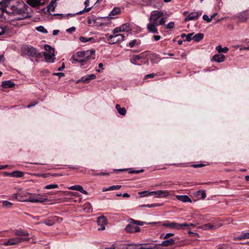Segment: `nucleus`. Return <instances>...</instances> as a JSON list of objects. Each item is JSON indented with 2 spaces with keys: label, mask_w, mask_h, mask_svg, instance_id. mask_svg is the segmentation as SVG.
Returning <instances> with one entry per match:
<instances>
[{
  "label": "nucleus",
  "mask_w": 249,
  "mask_h": 249,
  "mask_svg": "<svg viewBox=\"0 0 249 249\" xmlns=\"http://www.w3.org/2000/svg\"><path fill=\"white\" fill-rule=\"evenodd\" d=\"M169 15L165 10H154L150 13L149 18V23L147 25V29L149 33L158 34V25L165 24Z\"/></svg>",
  "instance_id": "1"
},
{
  "label": "nucleus",
  "mask_w": 249,
  "mask_h": 249,
  "mask_svg": "<svg viewBox=\"0 0 249 249\" xmlns=\"http://www.w3.org/2000/svg\"><path fill=\"white\" fill-rule=\"evenodd\" d=\"M28 6L23 1H18L16 4L10 6V9L12 13L15 15L19 16L17 18L18 20H22L30 17L27 12Z\"/></svg>",
  "instance_id": "2"
},
{
  "label": "nucleus",
  "mask_w": 249,
  "mask_h": 249,
  "mask_svg": "<svg viewBox=\"0 0 249 249\" xmlns=\"http://www.w3.org/2000/svg\"><path fill=\"white\" fill-rule=\"evenodd\" d=\"M21 51L23 55H28L31 57L40 58L41 57V53L36 48L30 46H24L21 47Z\"/></svg>",
  "instance_id": "3"
},
{
  "label": "nucleus",
  "mask_w": 249,
  "mask_h": 249,
  "mask_svg": "<svg viewBox=\"0 0 249 249\" xmlns=\"http://www.w3.org/2000/svg\"><path fill=\"white\" fill-rule=\"evenodd\" d=\"M26 198L23 200L24 201L33 203H43L47 200V198L46 197H42L40 195L33 194L29 193H26Z\"/></svg>",
  "instance_id": "4"
},
{
  "label": "nucleus",
  "mask_w": 249,
  "mask_h": 249,
  "mask_svg": "<svg viewBox=\"0 0 249 249\" xmlns=\"http://www.w3.org/2000/svg\"><path fill=\"white\" fill-rule=\"evenodd\" d=\"M44 50L46 52L44 53V55L46 62H53L55 59L54 49L49 45H45Z\"/></svg>",
  "instance_id": "5"
},
{
  "label": "nucleus",
  "mask_w": 249,
  "mask_h": 249,
  "mask_svg": "<svg viewBox=\"0 0 249 249\" xmlns=\"http://www.w3.org/2000/svg\"><path fill=\"white\" fill-rule=\"evenodd\" d=\"M95 51L94 50L82 51L77 52L75 54L77 57L83 58L87 59H94Z\"/></svg>",
  "instance_id": "6"
},
{
  "label": "nucleus",
  "mask_w": 249,
  "mask_h": 249,
  "mask_svg": "<svg viewBox=\"0 0 249 249\" xmlns=\"http://www.w3.org/2000/svg\"><path fill=\"white\" fill-rule=\"evenodd\" d=\"M106 36L110 44H114L123 41L124 39V36L123 34H116L115 35H108L107 34Z\"/></svg>",
  "instance_id": "7"
},
{
  "label": "nucleus",
  "mask_w": 249,
  "mask_h": 249,
  "mask_svg": "<svg viewBox=\"0 0 249 249\" xmlns=\"http://www.w3.org/2000/svg\"><path fill=\"white\" fill-rule=\"evenodd\" d=\"M22 239H19V237L11 238L7 241L4 242L1 245L4 246H10L18 245L21 243Z\"/></svg>",
  "instance_id": "8"
},
{
  "label": "nucleus",
  "mask_w": 249,
  "mask_h": 249,
  "mask_svg": "<svg viewBox=\"0 0 249 249\" xmlns=\"http://www.w3.org/2000/svg\"><path fill=\"white\" fill-rule=\"evenodd\" d=\"M90 10H91V8H86H86H84V10L76 13L75 14H67V15H63L62 14H54L53 15V16H60V18H65V17H68L69 16H71V17H73V16H74L75 15H81L83 13H84V12H89Z\"/></svg>",
  "instance_id": "9"
},
{
  "label": "nucleus",
  "mask_w": 249,
  "mask_h": 249,
  "mask_svg": "<svg viewBox=\"0 0 249 249\" xmlns=\"http://www.w3.org/2000/svg\"><path fill=\"white\" fill-rule=\"evenodd\" d=\"M107 223V220L106 217L104 216H100L97 218V223L98 225L101 226L99 228V230H104L105 229V225Z\"/></svg>",
  "instance_id": "10"
},
{
  "label": "nucleus",
  "mask_w": 249,
  "mask_h": 249,
  "mask_svg": "<svg viewBox=\"0 0 249 249\" xmlns=\"http://www.w3.org/2000/svg\"><path fill=\"white\" fill-rule=\"evenodd\" d=\"M222 226V224L221 223L218 224L208 223L202 226V229L204 230H215L221 227Z\"/></svg>",
  "instance_id": "11"
},
{
  "label": "nucleus",
  "mask_w": 249,
  "mask_h": 249,
  "mask_svg": "<svg viewBox=\"0 0 249 249\" xmlns=\"http://www.w3.org/2000/svg\"><path fill=\"white\" fill-rule=\"evenodd\" d=\"M201 15V13H199L197 12H193L189 14L184 19L185 21H188L189 20L196 19Z\"/></svg>",
  "instance_id": "12"
},
{
  "label": "nucleus",
  "mask_w": 249,
  "mask_h": 249,
  "mask_svg": "<svg viewBox=\"0 0 249 249\" xmlns=\"http://www.w3.org/2000/svg\"><path fill=\"white\" fill-rule=\"evenodd\" d=\"M125 230L127 232H134L140 231V229L137 226L128 224L125 227Z\"/></svg>",
  "instance_id": "13"
},
{
  "label": "nucleus",
  "mask_w": 249,
  "mask_h": 249,
  "mask_svg": "<svg viewBox=\"0 0 249 249\" xmlns=\"http://www.w3.org/2000/svg\"><path fill=\"white\" fill-rule=\"evenodd\" d=\"M143 58V55H133L130 59L131 62L136 65H140L141 63L139 61Z\"/></svg>",
  "instance_id": "14"
},
{
  "label": "nucleus",
  "mask_w": 249,
  "mask_h": 249,
  "mask_svg": "<svg viewBox=\"0 0 249 249\" xmlns=\"http://www.w3.org/2000/svg\"><path fill=\"white\" fill-rule=\"evenodd\" d=\"M69 189L71 190H76L82 193L83 194L85 195H88V193L87 191L84 190L83 188V187L79 185H76L74 186H71L68 188Z\"/></svg>",
  "instance_id": "15"
},
{
  "label": "nucleus",
  "mask_w": 249,
  "mask_h": 249,
  "mask_svg": "<svg viewBox=\"0 0 249 249\" xmlns=\"http://www.w3.org/2000/svg\"><path fill=\"white\" fill-rule=\"evenodd\" d=\"M176 198L183 202H191V199L186 195H177Z\"/></svg>",
  "instance_id": "16"
},
{
  "label": "nucleus",
  "mask_w": 249,
  "mask_h": 249,
  "mask_svg": "<svg viewBox=\"0 0 249 249\" xmlns=\"http://www.w3.org/2000/svg\"><path fill=\"white\" fill-rule=\"evenodd\" d=\"M175 243V240L172 238L167 239L164 241H163L160 244H159V245H160L162 247H167L171 245H173Z\"/></svg>",
  "instance_id": "17"
},
{
  "label": "nucleus",
  "mask_w": 249,
  "mask_h": 249,
  "mask_svg": "<svg viewBox=\"0 0 249 249\" xmlns=\"http://www.w3.org/2000/svg\"><path fill=\"white\" fill-rule=\"evenodd\" d=\"M56 6V0H52L48 6V12L51 14V12H53L54 11Z\"/></svg>",
  "instance_id": "18"
},
{
  "label": "nucleus",
  "mask_w": 249,
  "mask_h": 249,
  "mask_svg": "<svg viewBox=\"0 0 249 249\" xmlns=\"http://www.w3.org/2000/svg\"><path fill=\"white\" fill-rule=\"evenodd\" d=\"M14 233L16 235L19 236H25L29 235V233L21 229H15Z\"/></svg>",
  "instance_id": "19"
},
{
  "label": "nucleus",
  "mask_w": 249,
  "mask_h": 249,
  "mask_svg": "<svg viewBox=\"0 0 249 249\" xmlns=\"http://www.w3.org/2000/svg\"><path fill=\"white\" fill-rule=\"evenodd\" d=\"M225 56L224 55L222 54H218L214 55L213 57V59L217 62H222L225 60Z\"/></svg>",
  "instance_id": "20"
},
{
  "label": "nucleus",
  "mask_w": 249,
  "mask_h": 249,
  "mask_svg": "<svg viewBox=\"0 0 249 249\" xmlns=\"http://www.w3.org/2000/svg\"><path fill=\"white\" fill-rule=\"evenodd\" d=\"M156 195L158 197H163L169 196V192L167 190L156 191Z\"/></svg>",
  "instance_id": "21"
},
{
  "label": "nucleus",
  "mask_w": 249,
  "mask_h": 249,
  "mask_svg": "<svg viewBox=\"0 0 249 249\" xmlns=\"http://www.w3.org/2000/svg\"><path fill=\"white\" fill-rule=\"evenodd\" d=\"M15 83L10 80L4 81L2 82L1 86L3 88H12L15 86Z\"/></svg>",
  "instance_id": "22"
},
{
  "label": "nucleus",
  "mask_w": 249,
  "mask_h": 249,
  "mask_svg": "<svg viewBox=\"0 0 249 249\" xmlns=\"http://www.w3.org/2000/svg\"><path fill=\"white\" fill-rule=\"evenodd\" d=\"M73 61L81 64L82 65H84L87 64V62L89 59H87L83 58L77 57L76 55H73Z\"/></svg>",
  "instance_id": "23"
},
{
  "label": "nucleus",
  "mask_w": 249,
  "mask_h": 249,
  "mask_svg": "<svg viewBox=\"0 0 249 249\" xmlns=\"http://www.w3.org/2000/svg\"><path fill=\"white\" fill-rule=\"evenodd\" d=\"M95 78V74H91L82 77L81 81L84 82H88L89 80L94 79Z\"/></svg>",
  "instance_id": "24"
},
{
  "label": "nucleus",
  "mask_w": 249,
  "mask_h": 249,
  "mask_svg": "<svg viewBox=\"0 0 249 249\" xmlns=\"http://www.w3.org/2000/svg\"><path fill=\"white\" fill-rule=\"evenodd\" d=\"M7 174L11 177L20 178L23 176L24 173L19 171H15Z\"/></svg>",
  "instance_id": "25"
},
{
  "label": "nucleus",
  "mask_w": 249,
  "mask_h": 249,
  "mask_svg": "<svg viewBox=\"0 0 249 249\" xmlns=\"http://www.w3.org/2000/svg\"><path fill=\"white\" fill-rule=\"evenodd\" d=\"M121 12L120 8L118 7H115L113 8V9L111 11L110 14H109L108 16L109 18H113L114 16L118 15L120 14Z\"/></svg>",
  "instance_id": "26"
},
{
  "label": "nucleus",
  "mask_w": 249,
  "mask_h": 249,
  "mask_svg": "<svg viewBox=\"0 0 249 249\" xmlns=\"http://www.w3.org/2000/svg\"><path fill=\"white\" fill-rule=\"evenodd\" d=\"M194 225L193 224H188L187 223H183V224H178L176 223V229H184L185 228H187V229H189L190 226H194Z\"/></svg>",
  "instance_id": "27"
},
{
  "label": "nucleus",
  "mask_w": 249,
  "mask_h": 249,
  "mask_svg": "<svg viewBox=\"0 0 249 249\" xmlns=\"http://www.w3.org/2000/svg\"><path fill=\"white\" fill-rule=\"evenodd\" d=\"M249 17V12H245L238 16V18L240 21L245 22L246 21L248 18Z\"/></svg>",
  "instance_id": "28"
},
{
  "label": "nucleus",
  "mask_w": 249,
  "mask_h": 249,
  "mask_svg": "<svg viewBox=\"0 0 249 249\" xmlns=\"http://www.w3.org/2000/svg\"><path fill=\"white\" fill-rule=\"evenodd\" d=\"M115 107L120 115L124 116L126 114V110L124 107L121 108L119 104L116 105Z\"/></svg>",
  "instance_id": "29"
},
{
  "label": "nucleus",
  "mask_w": 249,
  "mask_h": 249,
  "mask_svg": "<svg viewBox=\"0 0 249 249\" xmlns=\"http://www.w3.org/2000/svg\"><path fill=\"white\" fill-rule=\"evenodd\" d=\"M204 37V35L202 33H198L197 34H196L193 37V39L196 41V42H199L200 41L201 39H202V38H203Z\"/></svg>",
  "instance_id": "30"
},
{
  "label": "nucleus",
  "mask_w": 249,
  "mask_h": 249,
  "mask_svg": "<svg viewBox=\"0 0 249 249\" xmlns=\"http://www.w3.org/2000/svg\"><path fill=\"white\" fill-rule=\"evenodd\" d=\"M216 50L219 53H226L228 51L229 49H228V48L226 47L222 48V46L221 45H218V46H217L216 47Z\"/></svg>",
  "instance_id": "31"
},
{
  "label": "nucleus",
  "mask_w": 249,
  "mask_h": 249,
  "mask_svg": "<svg viewBox=\"0 0 249 249\" xmlns=\"http://www.w3.org/2000/svg\"><path fill=\"white\" fill-rule=\"evenodd\" d=\"M26 2L32 7H36L40 5L36 0H27Z\"/></svg>",
  "instance_id": "32"
},
{
  "label": "nucleus",
  "mask_w": 249,
  "mask_h": 249,
  "mask_svg": "<svg viewBox=\"0 0 249 249\" xmlns=\"http://www.w3.org/2000/svg\"><path fill=\"white\" fill-rule=\"evenodd\" d=\"M249 239V232H246L242 234L241 235L238 236L235 238V239L237 240H242V239Z\"/></svg>",
  "instance_id": "33"
},
{
  "label": "nucleus",
  "mask_w": 249,
  "mask_h": 249,
  "mask_svg": "<svg viewBox=\"0 0 249 249\" xmlns=\"http://www.w3.org/2000/svg\"><path fill=\"white\" fill-rule=\"evenodd\" d=\"M162 225L165 227H169L171 228L176 229V223L175 222H169L168 221L164 223Z\"/></svg>",
  "instance_id": "34"
},
{
  "label": "nucleus",
  "mask_w": 249,
  "mask_h": 249,
  "mask_svg": "<svg viewBox=\"0 0 249 249\" xmlns=\"http://www.w3.org/2000/svg\"><path fill=\"white\" fill-rule=\"evenodd\" d=\"M43 223L48 226H52L54 224L53 217L44 220Z\"/></svg>",
  "instance_id": "35"
},
{
  "label": "nucleus",
  "mask_w": 249,
  "mask_h": 249,
  "mask_svg": "<svg viewBox=\"0 0 249 249\" xmlns=\"http://www.w3.org/2000/svg\"><path fill=\"white\" fill-rule=\"evenodd\" d=\"M196 195L198 196H200L199 198L201 199H204L206 196V194L205 193V191L204 190L197 191L196 193Z\"/></svg>",
  "instance_id": "36"
},
{
  "label": "nucleus",
  "mask_w": 249,
  "mask_h": 249,
  "mask_svg": "<svg viewBox=\"0 0 249 249\" xmlns=\"http://www.w3.org/2000/svg\"><path fill=\"white\" fill-rule=\"evenodd\" d=\"M79 40L82 42H87L90 41L92 40H93V41H94V39L93 37L88 38V37H85L84 36L80 37Z\"/></svg>",
  "instance_id": "37"
},
{
  "label": "nucleus",
  "mask_w": 249,
  "mask_h": 249,
  "mask_svg": "<svg viewBox=\"0 0 249 249\" xmlns=\"http://www.w3.org/2000/svg\"><path fill=\"white\" fill-rule=\"evenodd\" d=\"M139 245L135 244H127V248L126 249H139Z\"/></svg>",
  "instance_id": "38"
},
{
  "label": "nucleus",
  "mask_w": 249,
  "mask_h": 249,
  "mask_svg": "<svg viewBox=\"0 0 249 249\" xmlns=\"http://www.w3.org/2000/svg\"><path fill=\"white\" fill-rule=\"evenodd\" d=\"M36 30L39 32L46 34L48 33L47 30L42 26H39L36 27Z\"/></svg>",
  "instance_id": "39"
},
{
  "label": "nucleus",
  "mask_w": 249,
  "mask_h": 249,
  "mask_svg": "<svg viewBox=\"0 0 249 249\" xmlns=\"http://www.w3.org/2000/svg\"><path fill=\"white\" fill-rule=\"evenodd\" d=\"M58 188V185L54 184L47 185L44 187L45 189H48V190L55 189V188Z\"/></svg>",
  "instance_id": "40"
},
{
  "label": "nucleus",
  "mask_w": 249,
  "mask_h": 249,
  "mask_svg": "<svg viewBox=\"0 0 249 249\" xmlns=\"http://www.w3.org/2000/svg\"><path fill=\"white\" fill-rule=\"evenodd\" d=\"M12 203L8 201H4L2 203V206L6 208H9L11 207Z\"/></svg>",
  "instance_id": "41"
},
{
  "label": "nucleus",
  "mask_w": 249,
  "mask_h": 249,
  "mask_svg": "<svg viewBox=\"0 0 249 249\" xmlns=\"http://www.w3.org/2000/svg\"><path fill=\"white\" fill-rule=\"evenodd\" d=\"M120 28H121V31H128L129 30V25L127 24H124L123 25H122L121 27H120Z\"/></svg>",
  "instance_id": "42"
},
{
  "label": "nucleus",
  "mask_w": 249,
  "mask_h": 249,
  "mask_svg": "<svg viewBox=\"0 0 249 249\" xmlns=\"http://www.w3.org/2000/svg\"><path fill=\"white\" fill-rule=\"evenodd\" d=\"M84 209L86 211L87 213H89L91 212V207L89 203H88L85 204L84 205Z\"/></svg>",
  "instance_id": "43"
},
{
  "label": "nucleus",
  "mask_w": 249,
  "mask_h": 249,
  "mask_svg": "<svg viewBox=\"0 0 249 249\" xmlns=\"http://www.w3.org/2000/svg\"><path fill=\"white\" fill-rule=\"evenodd\" d=\"M53 220L54 223H55V222L60 223L63 220L62 218L56 216H53Z\"/></svg>",
  "instance_id": "44"
},
{
  "label": "nucleus",
  "mask_w": 249,
  "mask_h": 249,
  "mask_svg": "<svg viewBox=\"0 0 249 249\" xmlns=\"http://www.w3.org/2000/svg\"><path fill=\"white\" fill-rule=\"evenodd\" d=\"M130 220L131 221L132 223H134V224H136L138 225L142 226L144 224V222H143L140 221L135 220L132 219H130Z\"/></svg>",
  "instance_id": "45"
},
{
  "label": "nucleus",
  "mask_w": 249,
  "mask_h": 249,
  "mask_svg": "<svg viewBox=\"0 0 249 249\" xmlns=\"http://www.w3.org/2000/svg\"><path fill=\"white\" fill-rule=\"evenodd\" d=\"M175 23L174 22H170L167 25H166L165 28L168 29H171L174 27Z\"/></svg>",
  "instance_id": "46"
},
{
  "label": "nucleus",
  "mask_w": 249,
  "mask_h": 249,
  "mask_svg": "<svg viewBox=\"0 0 249 249\" xmlns=\"http://www.w3.org/2000/svg\"><path fill=\"white\" fill-rule=\"evenodd\" d=\"M121 185H113L109 187V190H110V191L114 190H119L121 188Z\"/></svg>",
  "instance_id": "47"
},
{
  "label": "nucleus",
  "mask_w": 249,
  "mask_h": 249,
  "mask_svg": "<svg viewBox=\"0 0 249 249\" xmlns=\"http://www.w3.org/2000/svg\"><path fill=\"white\" fill-rule=\"evenodd\" d=\"M143 171V170H142V169L137 170H130L129 171V173L130 174H139V173L142 172Z\"/></svg>",
  "instance_id": "48"
},
{
  "label": "nucleus",
  "mask_w": 249,
  "mask_h": 249,
  "mask_svg": "<svg viewBox=\"0 0 249 249\" xmlns=\"http://www.w3.org/2000/svg\"><path fill=\"white\" fill-rule=\"evenodd\" d=\"M203 19L207 22H210L212 21V18H209L207 15H204L203 16Z\"/></svg>",
  "instance_id": "49"
},
{
  "label": "nucleus",
  "mask_w": 249,
  "mask_h": 249,
  "mask_svg": "<svg viewBox=\"0 0 249 249\" xmlns=\"http://www.w3.org/2000/svg\"><path fill=\"white\" fill-rule=\"evenodd\" d=\"M122 32L121 31V28H120V27H116L115 28L113 32V35H115L116 34H117V33H119V32Z\"/></svg>",
  "instance_id": "50"
},
{
  "label": "nucleus",
  "mask_w": 249,
  "mask_h": 249,
  "mask_svg": "<svg viewBox=\"0 0 249 249\" xmlns=\"http://www.w3.org/2000/svg\"><path fill=\"white\" fill-rule=\"evenodd\" d=\"M194 35V33H190L186 35V41H190L192 40V36Z\"/></svg>",
  "instance_id": "51"
},
{
  "label": "nucleus",
  "mask_w": 249,
  "mask_h": 249,
  "mask_svg": "<svg viewBox=\"0 0 249 249\" xmlns=\"http://www.w3.org/2000/svg\"><path fill=\"white\" fill-rule=\"evenodd\" d=\"M138 194H139V195H140L141 197H143V196L148 195V191L140 192H139Z\"/></svg>",
  "instance_id": "52"
},
{
  "label": "nucleus",
  "mask_w": 249,
  "mask_h": 249,
  "mask_svg": "<svg viewBox=\"0 0 249 249\" xmlns=\"http://www.w3.org/2000/svg\"><path fill=\"white\" fill-rule=\"evenodd\" d=\"M139 249H158L157 245H155L154 247H141Z\"/></svg>",
  "instance_id": "53"
},
{
  "label": "nucleus",
  "mask_w": 249,
  "mask_h": 249,
  "mask_svg": "<svg viewBox=\"0 0 249 249\" xmlns=\"http://www.w3.org/2000/svg\"><path fill=\"white\" fill-rule=\"evenodd\" d=\"M155 76V74L154 73L148 74L145 76L144 79L152 78H154Z\"/></svg>",
  "instance_id": "54"
},
{
  "label": "nucleus",
  "mask_w": 249,
  "mask_h": 249,
  "mask_svg": "<svg viewBox=\"0 0 249 249\" xmlns=\"http://www.w3.org/2000/svg\"><path fill=\"white\" fill-rule=\"evenodd\" d=\"M118 248L119 249H126L127 248V244H124L118 245Z\"/></svg>",
  "instance_id": "55"
},
{
  "label": "nucleus",
  "mask_w": 249,
  "mask_h": 249,
  "mask_svg": "<svg viewBox=\"0 0 249 249\" xmlns=\"http://www.w3.org/2000/svg\"><path fill=\"white\" fill-rule=\"evenodd\" d=\"M205 165L202 163L200 164H192L191 165L192 167L194 168H199L204 166Z\"/></svg>",
  "instance_id": "56"
},
{
  "label": "nucleus",
  "mask_w": 249,
  "mask_h": 249,
  "mask_svg": "<svg viewBox=\"0 0 249 249\" xmlns=\"http://www.w3.org/2000/svg\"><path fill=\"white\" fill-rule=\"evenodd\" d=\"M75 28L74 27H71L69 29H68L66 31L70 33V34H71L72 33V32H73L74 31H75Z\"/></svg>",
  "instance_id": "57"
},
{
  "label": "nucleus",
  "mask_w": 249,
  "mask_h": 249,
  "mask_svg": "<svg viewBox=\"0 0 249 249\" xmlns=\"http://www.w3.org/2000/svg\"><path fill=\"white\" fill-rule=\"evenodd\" d=\"M53 74L54 75L58 76L59 78H61L65 76V74L63 72L54 73Z\"/></svg>",
  "instance_id": "58"
},
{
  "label": "nucleus",
  "mask_w": 249,
  "mask_h": 249,
  "mask_svg": "<svg viewBox=\"0 0 249 249\" xmlns=\"http://www.w3.org/2000/svg\"><path fill=\"white\" fill-rule=\"evenodd\" d=\"M109 174L107 173H96V174H93V176H103V175H108Z\"/></svg>",
  "instance_id": "59"
},
{
  "label": "nucleus",
  "mask_w": 249,
  "mask_h": 249,
  "mask_svg": "<svg viewBox=\"0 0 249 249\" xmlns=\"http://www.w3.org/2000/svg\"><path fill=\"white\" fill-rule=\"evenodd\" d=\"M174 235V233H167L164 237H163L164 239H167L170 236H172Z\"/></svg>",
  "instance_id": "60"
},
{
  "label": "nucleus",
  "mask_w": 249,
  "mask_h": 249,
  "mask_svg": "<svg viewBox=\"0 0 249 249\" xmlns=\"http://www.w3.org/2000/svg\"><path fill=\"white\" fill-rule=\"evenodd\" d=\"M158 206H159V205L157 204H152L151 205L148 204V205H143V207H154Z\"/></svg>",
  "instance_id": "61"
},
{
  "label": "nucleus",
  "mask_w": 249,
  "mask_h": 249,
  "mask_svg": "<svg viewBox=\"0 0 249 249\" xmlns=\"http://www.w3.org/2000/svg\"><path fill=\"white\" fill-rule=\"evenodd\" d=\"M160 36L159 35H155L153 36V38L155 41H158L160 39Z\"/></svg>",
  "instance_id": "62"
},
{
  "label": "nucleus",
  "mask_w": 249,
  "mask_h": 249,
  "mask_svg": "<svg viewBox=\"0 0 249 249\" xmlns=\"http://www.w3.org/2000/svg\"><path fill=\"white\" fill-rule=\"evenodd\" d=\"M136 42V40H132V41H131L130 43H129V45L131 47H133L134 46L135 43Z\"/></svg>",
  "instance_id": "63"
},
{
  "label": "nucleus",
  "mask_w": 249,
  "mask_h": 249,
  "mask_svg": "<svg viewBox=\"0 0 249 249\" xmlns=\"http://www.w3.org/2000/svg\"><path fill=\"white\" fill-rule=\"evenodd\" d=\"M5 33V30L1 27H0V36L3 35Z\"/></svg>",
  "instance_id": "64"
}]
</instances>
